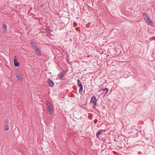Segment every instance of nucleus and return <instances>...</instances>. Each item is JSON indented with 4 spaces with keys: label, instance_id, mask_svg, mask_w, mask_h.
I'll list each match as a JSON object with an SVG mask.
<instances>
[{
    "label": "nucleus",
    "instance_id": "f257e3e1",
    "mask_svg": "<svg viewBox=\"0 0 155 155\" xmlns=\"http://www.w3.org/2000/svg\"><path fill=\"white\" fill-rule=\"evenodd\" d=\"M143 16L144 17V19L147 23L150 25H152L153 23L151 20L149 18L146 13H143Z\"/></svg>",
    "mask_w": 155,
    "mask_h": 155
},
{
    "label": "nucleus",
    "instance_id": "f03ea898",
    "mask_svg": "<svg viewBox=\"0 0 155 155\" xmlns=\"http://www.w3.org/2000/svg\"><path fill=\"white\" fill-rule=\"evenodd\" d=\"M77 84L80 87V89L79 90V93L80 94H81L83 91V86L79 79H78L77 80Z\"/></svg>",
    "mask_w": 155,
    "mask_h": 155
},
{
    "label": "nucleus",
    "instance_id": "7ed1b4c3",
    "mask_svg": "<svg viewBox=\"0 0 155 155\" xmlns=\"http://www.w3.org/2000/svg\"><path fill=\"white\" fill-rule=\"evenodd\" d=\"M90 103L92 104L93 103L94 105L96 106L97 104V99L95 96H93L91 98Z\"/></svg>",
    "mask_w": 155,
    "mask_h": 155
},
{
    "label": "nucleus",
    "instance_id": "20e7f679",
    "mask_svg": "<svg viewBox=\"0 0 155 155\" xmlns=\"http://www.w3.org/2000/svg\"><path fill=\"white\" fill-rule=\"evenodd\" d=\"M16 78L18 80L20 81H22L23 80V77L22 75L20 73H16Z\"/></svg>",
    "mask_w": 155,
    "mask_h": 155
},
{
    "label": "nucleus",
    "instance_id": "39448f33",
    "mask_svg": "<svg viewBox=\"0 0 155 155\" xmlns=\"http://www.w3.org/2000/svg\"><path fill=\"white\" fill-rule=\"evenodd\" d=\"M47 81L48 83V84L50 87H53L54 85V82L50 80V79L48 78L47 79Z\"/></svg>",
    "mask_w": 155,
    "mask_h": 155
},
{
    "label": "nucleus",
    "instance_id": "423d86ee",
    "mask_svg": "<svg viewBox=\"0 0 155 155\" xmlns=\"http://www.w3.org/2000/svg\"><path fill=\"white\" fill-rule=\"evenodd\" d=\"M14 65L15 67H18L19 66L20 63L18 62V60L14 58Z\"/></svg>",
    "mask_w": 155,
    "mask_h": 155
},
{
    "label": "nucleus",
    "instance_id": "0eeeda50",
    "mask_svg": "<svg viewBox=\"0 0 155 155\" xmlns=\"http://www.w3.org/2000/svg\"><path fill=\"white\" fill-rule=\"evenodd\" d=\"M47 110H48V113L50 114H51L52 109V107H51V105L48 106Z\"/></svg>",
    "mask_w": 155,
    "mask_h": 155
},
{
    "label": "nucleus",
    "instance_id": "6e6552de",
    "mask_svg": "<svg viewBox=\"0 0 155 155\" xmlns=\"http://www.w3.org/2000/svg\"><path fill=\"white\" fill-rule=\"evenodd\" d=\"M31 44L32 46L34 49H35L38 48L36 44L35 43V42L32 41L31 42Z\"/></svg>",
    "mask_w": 155,
    "mask_h": 155
},
{
    "label": "nucleus",
    "instance_id": "1a4fd4ad",
    "mask_svg": "<svg viewBox=\"0 0 155 155\" xmlns=\"http://www.w3.org/2000/svg\"><path fill=\"white\" fill-rule=\"evenodd\" d=\"M103 131V130L100 129L99 130L98 132H97V134H96V137L97 138H99V135Z\"/></svg>",
    "mask_w": 155,
    "mask_h": 155
},
{
    "label": "nucleus",
    "instance_id": "9d476101",
    "mask_svg": "<svg viewBox=\"0 0 155 155\" xmlns=\"http://www.w3.org/2000/svg\"><path fill=\"white\" fill-rule=\"evenodd\" d=\"M64 72L63 71H62L59 74L58 76H59V77L60 78V79L61 78H62L63 77V76L64 74Z\"/></svg>",
    "mask_w": 155,
    "mask_h": 155
},
{
    "label": "nucleus",
    "instance_id": "9b49d317",
    "mask_svg": "<svg viewBox=\"0 0 155 155\" xmlns=\"http://www.w3.org/2000/svg\"><path fill=\"white\" fill-rule=\"evenodd\" d=\"M35 50V53L38 54H41V51L38 48L36 49Z\"/></svg>",
    "mask_w": 155,
    "mask_h": 155
},
{
    "label": "nucleus",
    "instance_id": "f8f14e48",
    "mask_svg": "<svg viewBox=\"0 0 155 155\" xmlns=\"http://www.w3.org/2000/svg\"><path fill=\"white\" fill-rule=\"evenodd\" d=\"M3 31L6 32L7 30V26L5 24H4L3 25Z\"/></svg>",
    "mask_w": 155,
    "mask_h": 155
},
{
    "label": "nucleus",
    "instance_id": "ddd939ff",
    "mask_svg": "<svg viewBox=\"0 0 155 155\" xmlns=\"http://www.w3.org/2000/svg\"><path fill=\"white\" fill-rule=\"evenodd\" d=\"M103 91H104L105 92V93H104V95H106L107 94V93L108 91V89L107 88H105L104 89H103Z\"/></svg>",
    "mask_w": 155,
    "mask_h": 155
},
{
    "label": "nucleus",
    "instance_id": "4468645a",
    "mask_svg": "<svg viewBox=\"0 0 155 155\" xmlns=\"http://www.w3.org/2000/svg\"><path fill=\"white\" fill-rule=\"evenodd\" d=\"M8 120L7 119H5L4 122V126H8Z\"/></svg>",
    "mask_w": 155,
    "mask_h": 155
},
{
    "label": "nucleus",
    "instance_id": "2eb2a0df",
    "mask_svg": "<svg viewBox=\"0 0 155 155\" xmlns=\"http://www.w3.org/2000/svg\"><path fill=\"white\" fill-rule=\"evenodd\" d=\"M5 129L4 130L5 131H8L9 130L8 126H4Z\"/></svg>",
    "mask_w": 155,
    "mask_h": 155
},
{
    "label": "nucleus",
    "instance_id": "dca6fc26",
    "mask_svg": "<svg viewBox=\"0 0 155 155\" xmlns=\"http://www.w3.org/2000/svg\"><path fill=\"white\" fill-rule=\"evenodd\" d=\"M46 103L48 106L49 105L51 106V104L50 103V102L48 101H46Z\"/></svg>",
    "mask_w": 155,
    "mask_h": 155
},
{
    "label": "nucleus",
    "instance_id": "f3484780",
    "mask_svg": "<svg viewBox=\"0 0 155 155\" xmlns=\"http://www.w3.org/2000/svg\"><path fill=\"white\" fill-rule=\"evenodd\" d=\"M73 153L71 152H68V155H73Z\"/></svg>",
    "mask_w": 155,
    "mask_h": 155
},
{
    "label": "nucleus",
    "instance_id": "a211bd4d",
    "mask_svg": "<svg viewBox=\"0 0 155 155\" xmlns=\"http://www.w3.org/2000/svg\"><path fill=\"white\" fill-rule=\"evenodd\" d=\"M47 31V34H48L47 35H46V36H48V35L50 34V32L49 31V30Z\"/></svg>",
    "mask_w": 155,
    "mask_h": 155
},
{
    "label": "nucleus",
    "instance_id": "6ab92c4d",
    "mask_svg": "<svg viewBox=\"0 0 155 155\" xmlns=\"http://www.w3.org/2000/svg\"><path fill=\"white\" fill-rule=\"evenodd\" d=\"M66 60H67V61L69 63V59L68 57H67Z\"/></svg>",
    "mask_w": 155,
    "mask_h": 155
},
{
    "label": "nucleus",
    "instance_id": "aec40b11",
    "mask_svg": "<svg viewBox=\"0 0 155 155\" xmlns=\"http://www.w3.org/2000/svg\"><path fill=\"white\" fill-rule=\"evenodd\" d=\"M49 30V29L48 28H46L45 31H47Z\"/></svg>",
    "mask_w": 155,
    "mask_h": 155
},
{
    "label": "nucleus",
    "instance_id": "412c9836",
    "mask_svg": "<svg viewBox=\"0 0 155 155\" xmlns=\"http://www.w3.org/2000/svg\"><path fill=\"white\" fill-rule=\"evenodd\" d=\"M45 6V4L43 5V4H42L41 5V7H43Z\"/></svg>",
    "mask_w": 155,
    "mask_h": 155
},
{
    "label": "nucleus",
    "instance_id": "4be33fe9",
    "mask_svg": "<svg viewBox=\"0 0 155 155\" xmlns=\"http://www.w3.org/2000/svg\"><path fill=\"white\" fill-rule=\"evenodd\" d=\"M138 154H142V153L141 152H138Z\"/></svg>",
    "mask_w": 155,
    "mask_h": 155
},
{
    "label": "nucleus",
    "instance_id": "5701e85b",
    "mask_svg": "<svg viewBox=\"0 0 155 155\" xmlns=\"http://www.w3.org/2000/svg\"><path fill=\"white\" fill-rule=\"evenodd\" d=\"M95 106L94 105V106H93V108L94 109H95Z\"/></svg>",
    "mask_w": 155,
    "mask_h": 155
}]
</instances>
